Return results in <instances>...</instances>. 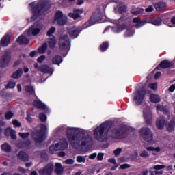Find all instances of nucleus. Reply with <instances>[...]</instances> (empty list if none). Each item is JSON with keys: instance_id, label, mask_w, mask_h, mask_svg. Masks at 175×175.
Segmentation results:
<instances>
[{"instance_id": "obj_1", "label": "nucleus", "mask_w": 175, "mask_h": 175, "mask_svg": "<svg viewBox=\"0 0 175 175\" xmlns=\"http://www.w3.org/2000/svg\"><path fill=\"white\" fill-rule=\"evenodd\" d=\"M59 131H66L67 137L70 145L75 150H82L83 147L90 146L92 143V137L88 135L85 130L77 127H59Z\"/></svg>"}, {"instance_id": "obj_2", "label": "nucleus", "mask_w": 175, "mask_h": 175, "mask_svg": "<svg viewBox=\"0 0 175 175\" xmlns=\"http://www.w3.org/2000/svg\"><path fill=\"white\" fill-rule=\"evenodd\" d=\"M29 9L33 13L31 21H35V20H40L44 14H47L49 7L44 4L43 0H40L30 3L29 5Z\"/></svg>"}, {"instance_id": "obj_3", "label": "nucleus", "mask_w": 175, "mask_h": 175, "mask_svg": "<svg viewBox=\"0 0 175 175\" xmlns=\"http://www.w3.org/2000/svg\"><path fill=\"white\" fill-rule=\"evenodd\" d=\"M107 132H109V123L101 124L94 131V138L101 143L107 142Z\"/></svg>"}, {"instance_id": "obj_4", "label": "nucleus", "mask_w": 175, "mask_h": 175, "mask_svg": "<svg viewBox=\"0 0 175 175\" xmlns=\"http://www.w3.org/2000/svg\"><path fill=\"white\" fill-rule=\"evenodd\" d=\"M46 131H47V127L44 124H40L36 129V132L31 135L38 147H40L42 142L46 140Z\"/></svg>"}, {"instance_id": "obj_5", "label": "nucleus", "mask_w": 175, "mask_h": 175, "mask_svg": "<svg viewBox=\"0 0 175 175\" xmlns=\"http://www.w3.org/2000/svg\"><path fill=\"white\" fill-rule=\"evenodd\" d=\"M141 137L149 144H155V141L154 140V135L150 129L147 127H143L141 129Z\"/></svg>"}, {"instance_id": "obj_6", "label": "nucleus", "mask_w": 175, "mask_h": 175, "mask_svg": "<svg viewBox=\"0 0 175 175\" xmlns=\"http://www.w3.org/2000/svg\"><path fill=\"white\" fill-rule=\"evenodd\" d=\"M43 29V25L41 23H35L28 30L25 31L24 35L25 36H36V35H39L40 31Z\"/></svg>"}, {"instance_id": "obj_7", "label": "nucleus", "mask_w": 175, "mask_h": 175, "mask_svg": "<svg viewBox=\"0 0 175 175\" xmlns=\"http://www.w3.org/2000/svg\"><path fill=\"white\" fill-rule=\"evenodd\" d=\"M10 62V53L8 51H0L1 68H5V66H8Z\"/></svg>"}, {"instance_id": "obj_8", "label": "nucleus", "mask_w": 175, "mask_h": 175, "mask_svg": "<svg viewBox=\"0 0 175 175\" xmlns=\"http://www.w3.org/2000/svg\"><path fill=\"white\" fill-rule=\"evenodd\" d=\"M59 45L61 50H69L70 44L69 42V37L66 34L62 36L59 40Z\"/></svg>"}, {"instance_id": "obj_9", "label": "nucleus", "mask_w": 175, "mask_h": 175, "mask_svg": "<svg viewBox=\"0 0 175 175\" xmlns=\"http://www.w3.org/2000/svg\"><path fill=\"white\" fill-rule=\"evenodd\" d=\"M55 20L58 25H65L68 23V16L64 15L62 12L57 11L55 15Z\"/></svg>"}, {"instance_id": "obj_10", "label": "nucleus", "mask_w": 175, "mask_h": 175, "mask_svg": "<svg viewBox=\"0 0 175 175\" xmlns=\"http://www.w3.org/2000/svg\"><path fill=\"white\" fill-rule=\"evenodd\" d=\"M99 23H102V13H100V10H97L89 19L88 23L90 25H94Z\"/></svg>"}, {"instance_id": "obj_11", "label": "nucleus", "mask_w": 175, "mask_h": 175, "mask_svg": "<svg viewBox=\"0 0 175 175\" xmlns=\"http://www.w3.org/2000/svg\"><path fill=\"white\" fill-rule=\"evenodd\" d=\"M144 96H146V90H138L135 93L134 100L136 105H141L144 100Z\"/></svg>"}, {"instance_id": "obj_12", "label": "nucleus", "mask_w": 175, "mask_h": 175, "mask_svg": "<svg viewBox=\"0 0 175 175\" xmlns=\"http://www.w3.org/2000/svg\"><path fill=\"white\" fill-rule=\"evenodd\" d=\"M144 118L148 125L152 122V114H151L150 107L147 105H145L144 108Z\"/></svg>"}, {"instance_id": "obj_13", "label": "nucleus", "mask_w": 175, "mask_h": 175, "mask_svg": "<svg viewBox=\"0 0 175 175\" xmlns=\"http://www.w3.org/2000/svg\"><path fill=\"white\" fill-rule=\"evenodd\" d=\"M53 170H54V165L49 163L45 165L43 169L39 170V173L42 175H51Z\"/></svg>"}, {"instance_id": "obj_14", "label": "nucleus", "mask_w": 175, "mask_h": 175, "mask_svg": "<svg viewBox=\"0 0 175 175\" xmlns=\"http://www.w3.org/2000/svg\"><path fill=\"white\" fill-rule=\"evenodd\" d=\"M128 133V130H120V131L117 129L113 131L112 136L115 137V139H121V137H126V133Z\"/></svg>"}, {"instance_id": "obj_15", "label": "nucleus", "mask_w": 175, "mask_h": 175, "mask_svg": "<svg viewBox=\"0 0 175 175\" xmlns=\"http://www.w3.org/2000/svg\"><path fill=\"white\" fill-rule=\"evenodd\" d=\"M68 32L71 38H77L80 33V29L76 26L68 28Z\"/></svg>"}, {"instance_id": "obj_16", "label": "nucleus", "mask_w": 175, "mask_h": 175, "mask_svg": "<svg viewBox=\"0 0 175 175\" xmlns=\"http://www.w3.org/2000/svg\"><path fill=\"white\" fill-rule=\"evenodd\" d=\"M67 145L66 144L61 147H59V144H57L51 145L49 147V152H51V154H54V152H57V151H59L60 150H65V147Z\"/></svg>"}, {"instance_id": "obj_17", "label": "nucleus", "mask_w": 175, "mask_h": 175, "mask_svg": "<svg viewBox=\"0 0 175 175\" xmlns=\"http://www.w3.org/2000/svg\"><path fill=\"white\" fill-rule=\"evenodd\" d=\"M83 14V10H75L74 12L69 13L68 16L69 17H71V18H73L74 20H77V18H80V16Z\"/></svg>"}, {"instance_id": "obj_18", "label": "nucleus", "mask_w": 175, "mask_h": 175, "mask_svg": "<svg viewBox=\"0 0 175 175\" xmlns=\"http://www.w3.org/2000/svg\"><path fill=\"white\" fill-rule=\"evenodd\" d=\"M38 70H40V72H42L43 73H51V75H53L54 72V68L46 65L41 66L38 68Z\"/></svg>"}, {"instance_id": "obj_19", "label": "nucleus", "mask_w": 175, "mask_h": 175, "mask_svg": "<svg viewBox=\"0 0 175 175\" xmlns=\"http://www.w3.org/2000/svg\"><path fill=\"white\" fill-rule=\"evenodd\" d=\"M33 106L38 107V109H40V110H47V106L44 105L42 101L40 100H35L33 102Z\"/></svg>"}, {"instance_id": "obj_20", "label": "nucleus", "mask_w": 175, "mask_h": 175, "mask_svg": "<svg viewBox=\"0 0 175 175\" xmlns=\"http://www.w3.org/2000/svg\"><path fill=\"white\" fill-rule=\"evenodd\" d=\"M166 122H165V119L163 117H159L157 120L156 125L158 129H163Z\"/></svg>"}, {"instance_id": "obj_21", "label": "nucleus", "mask_w": 175, "mask_h": 175, "mask_svg": "<svg viewBox=\"0 0 175 175\" xmlns=\"http://www.w3.org/2000/svg\"><path fill=\"white\" fill-rule=\"evenodd\" d=\"M10 40V35L5 34L1 40V44L3 47H6V46H8L9 42Z\"/></svg>"}, {"instance_id": "obj_22", "label": "nucleus", "mask_w": 175, "mask_h": 175, "mask_svg": "<svg viewBox=\"0 0 175 175\" xmlns=\"http://www.w3.org/2000/svg\"><path fill=\"white\" fill-rule=\"evenodd\" d=\"M149 99L152 103H159L161 102V96L155 94H150Z\"/></svg>"}, {"instance_id": "obj_23", "label": "nucleus", "mask_w": 175, "mask_h": 175, "mask_svg": "<svg viewBox=\"0 0 175 175\" xmlns=\"http://www.w3.org/2000/svg\"><path fill=\"white\" fill-rule=\"evenodd\" d=\"M17 157L18 159H21V161H23L24 162H27V161H29V157H28V154L23 151L19 152Z\"/></svg>"}, {"instance_id": "obj_24", "label": "nucleus", "mask_w": 175, "mask_h": 175, "mask_svg": "<svg viewBox=\"0 0 175 175\" xmlns=\"http://www.w3.org/2000/svg\"><path fill=\"white\" fill-rule=\"evenodd\" d=\"M150 24H152V25H156L159 26L162 24V19L159 17V18H152L148 21Z\"/></svg>"}, {"instance_id": "obj_25", "label": "nucleus", "mask_w": 175, "mask_h": 175, "mask_svg": "<svg viewBox=\"0 0 175 175\" xmlns=\"http://www.w3.org/2000/svg\"><path fill=\"white\" fill-rule=\"evenodd\" d=\"M55 168V172L56 174L61 175L62 173H64V168L62 167V165L59 163H56Z\"/></svg>"}, {"instance_id": "obj_26", "label": "nucleus", "mask_w": 175, "mask_h": 175, "mask_svg": "<svg viewBox=\"0 0 175 175\" xmlns=\"http://www.w3.org/2000/svg\"><path fill=\"white\" fill-rule=\"evenodd\" d=\"M17 42L20 44H28L29 40H28L25 36L22 35L18 38Z\"/></svg>"}, {"instance_id": "obj_27", "label": "nucleus", "mask_w": 175, "mask_h": 175, "mask_svg": "<svg viewBox=\"0 0 175 175\" xmlns=\"http://www.w3.org/2000/svg\"><path fill=\"white\" fill-rule=\"evenodd\" d=\"M126 10V7L125 6V4L120 3L117 5L116 8H115V11L116 13H124V12Z\"/></svg>"}, {"instance_id": "obj_28", "label": "nucleus", "mask_w": 175, "mask_h": 175, "mask_svg": "<svg viewBox=\"0 0 175 175\" xmlns=\"http://www.w3.org/2000/svg\"><path fill=\"white\" fill-rule=\"evenodd\" d=\"M48 44L50 49H54L55 47V44H57V40L55 39V37H49Z\"/></svg>"}, {"instance_id": "obj_29", "label": "nucleus", "mask_w": 175, "mask_h": 175, "mask_svg": "<svg viewBox=\"0 0 175 175\" xmlns=\"http://www.w3.org/2000/svg\"><path fill=\"white\" fill-rule=\"evenodd\" d=\"M1 150L4 152H10L12 151V146L8 143H4L1 145Z\"/></svg>"}, {"instance_id": "obj_30", "label": "nucleus", "mask_w": 175, "mask_h": 175, "mask_svg": "<svg viewBox=\"0 0 175 175\" xmlns=\"http://www.w3.org/2000/svg\"><path fill=\"white\" fill-rule=\"evenodd\" d=\"M133 23H137L135 25L136 28H140L141 27H143V25H144V24H146V22L142 21L140 20V18H135L133 19Z\"/></svg>"}, {"instance_id": "obj_31", "label": "nucleus", "mask_w": 175, "mask_h": 175, "mask_svg": "<svg viewBox=\"0 0 175 175\" xmlns=\"http://www.w3.org/2000/svg\"><path fill=\"white\" fill-rule=\"evenodd\" d=\"M52 62L55 65H59V64L62 62V57L61 56L56 55L52 59Z\"/></svg>"}, {"instance_id": "obj_32", "label": "nucleus", "mask_w": 175, "mask_h": 175, "mask_svg": "<svg viewBox=\"0 0 175 175\" xmlns=\"http://www.w3.org/2000/svg\"><path fill=\"white\" fill-rule=\"evenodd\" d=\"M23 75V69L19 68L15 72L13 73L12 77L14 79H20Z\"/></svg>"}, {"instance_id": "obj_33", "label": "nucleus", "mask_w": 175, "mask_h": 175, "mask_svg": "<svg viewBox=\"0 0 175 175\" xmlns=\"http://www.w3.org/2000/svg\"><path fill=\"white\" fill-rule=\"evenodd\" d=\"M166 8V3L165 2H160L155 4L156 10H162V9H165Z\"/></svg>"}, {"instance_id": "obj_34", "label": "nucleus", "mask_w": 175, "mask_h": 175, "mask_svg": "<svg viewBox=\"0 0 175 175\" xmlns=\"http://www.w3.org/2000/svg\"><path fill=\"white\" fill-rule=\"evenodd\" d=\"M31 144V141H27L26 142H21L19 144H17V147L19 148H25V147H28Z\"/></svg>"}, {"instance_id": "obj_35", "label": "nucleus", "mask_w": 175, "mask_h": 175, "mask_svg": "<svg viewBox=\"0 0 175 175\" xmlns=\"http://www.w3.org/2000/svg\"><path fill=\"white\" fill-rule=\"evenodd\" d=\"M174 128H175V121L174 120H172L167 127V131L169 132H173V131H174Z\"/></svg>"}, {"instance_id": "obj_36", "label": "nucleus", "mask_w": 175, "mask_h": 175, "mask_svg": "<svg viewBox=\"0 0 175 175\" xmlns=\"http://www.w3.org/2000/svg\"><path fill=\"white\" fill-rule=\"evenodd\" d=\"M147 151H152V152H160L161 151V148L160 147H153V146H148L146 147Z\"/></svg>"}, {"instance_id": "obj_37", "label": "nucleus", "mask_w": 175, "mask_h": 175, "mask_svg": "<svg viewBox=\"0 0 175 175\" xmlns=\"http://www.w3.org/2000/svg\"><path fill=\"white\" fill-rule=\"evenodd\" d=\"M133 35H135V30H133V29L131 28V29H127L126 33H125V36L126 38H130V36H133Z\"/></svg>"}, {"instance_id": "obj_38", "label": "nucleus", "mask_w": 175, "mask_h": 175, "mask_svg": "<svg viewBox=\"0 0 175 175\" xmlns=\"http://www.w3.org/2000/svg\"><path fill=\"white\" fill-rule=\"evenodd\" d=\"M46 50H47V44L44 43L41 47L38 48V53L44 54V53H46Z\"/></svg>"}, {"instance_id": "obj_39", "label": "nucleus", "mask_w": 175, "mask_h": 175, "mask_svg": "<svg viewBox=\"0 0 175 175\" xmlns=\"http://www.w3.org/2000/svg\"><path fill=\"white\" fill-rule=\"evenodd\" d=\"M144 12V10L143 8H138L135 10H131L132 14H134V16H137V14H140V13H143Z\"/></svg>"}, {"instance_id": "obj_40", "label": "nucleus", "mask_w": 175, "mask_h": 175, "mask_svg": "<svg viewBox=\"0 0 175 175\" xmlns=\"http://www.w3.org/2000/svg\"><path fill=\"white\" fill-rule=\"evenodd\" d=\"M157 111H162L163 113H165V114H167V113H169V111H167V109H166V108H165V107H163L161 105H157Z\"/></svg>"}, {"instance_id": "obj_41", "label": "nucleus", "mask_w": 175, "mask_h": 175, "mask_svg": "<svg viewBox=\"0 0 175 175\" xmlns=\"http://www.w3.org/2000/svg\"><path fill=\"white\" fill-rule=\"evenodd\" d=\"M25 91L28 94H35V90H33V88L32 86H25Z\"/></svg>"}, {"instance_id": "obj_42", "label": "nucleus", "mask_w": 175, "mask_h": 175, "mask_svg": "<svg viewBox=\"0 0 175 175\" xmlns=\"http://www.w3.org/2000/svg\"><path fill=\"white\" fill-rule=\"evenodd\" d=\"M124 30V26H116L115 27H112V31L113 32H116V33H118V32H121Z\"/></svg>"}, {"instance_id": "obj_43", "label": "nucleus", "mask_w": 175, "mask_h": 175, "mask_svg": "<svg viewBox=\"0 0 175 175\" xmlns=\"http://www.w3.org/2000/svg\"><path fill=\"white\" fill-rule=\"evenodd\" d=\"M101 51H106L109 49V43L104 42L100 46Z\"/></svg>"}, {"instance_id": "obj_44", "label": "nucleus", "mask_w": 175, "mask_h": 175, "mask_svg": "<svg viewBox=\"0 0 175 175\" xmlns=\"http://www.w3.org/2000/svg\"><path fill=\"white\" fill-rule=\"evenodd\" d=\"M57 144H59V147H62V146H65V144H66L67 146L65 147V149L68 146V142H66V139H60L59 143H57Z\"/></svg>"}, {"instance_id": "obj_45", "label": "nucleus", "mask_w": 175, "mask_h": 175, "mask_svg": "<svg viewBox=\"0 0 175 175\" xmlns=\"http://www.w3.org/2000/svg\"><path fill=\"white\" fill-rule=\"evenodd\" d=\"M85 156H77V162H79V163H85Z\"/></svg>"}, {"instance_id": "obj_46", "label": "nucleus", "mask_w": 175, "mask_h": 175, "mask_svg": "<svg viewBox=\"0 0 175 175\" xmlns=\"http://www.w3.org/2000/svg\"><path fill=\"white\" fill-rule=\"evenodd\" d=\"M54 32H55V27H52L48 30L46 35L49 36V38H51V36H53V33H54Z\"/></svg>"}, {"instance_id": "obj_47", "label": "nucleus", "mask_w": 175, "mask_h": 175, "mask_svg": "<svg viewBox=\"0 0 175 175\" xmlns=\"http://www.w3.org/2000/svg\"><path fill=\"white\" fill-rule=\"evenodd\" d=\"M163 171H150L149 172V175H163Z\"/></svg>"}, {"instance_id": "obj_48", "label": "nucleus", "mask_w": 175, "mask_h": 175, "mask_svg": "<svg viewBox=\"0 0 175 175\" xmlns=\"http://www.w3.org/2000/svg\"><path fill=\"white\" fill-rule=\"evenodd\" d=\"M165 167H166L165 165H156L152 167V169L154 170H162V169H165Z\"/></svg>"}, {"instance_id": "obj_49", "label": "nucleus", "mask_w": 175, "mask_h": 175, "mask_svg": "<svg viewBox=\"0 0 175 175\" xmlns=\"http://www.w3.org/2000/svg\"><path fill=\"white\" fill-rule=\"evenodd\" d=\"M121 152H122V148H118L113 151L115 157L120 156V154H121Z\"/></svg>"}, {"instance_id": "obj_50", "label": "nucleus", "mask_w": 175, "mask_h": 175, "mask_svg": "<svg viewBox=\"0 0 175 175\" xmlns=\"http://www.w3.org/2000/svg\"><path fill=\"white\" fill-rule=\"evenodd\" d=\"M18 135L22 139H27V137H29V133H19Z\"/></svg>"}, {"instance_id": "obj_51", "label": "nucleus", "mask_w": 175, "mask_h": 175, "mask_svg": "<svg viewBox=\"0 0 175 175\" xmlns=\"http://www.w3.org/2000/svg\"><path fill=\"white\" fill-rule=\"evenodd\" d=\"M39 118L42 122H44L47 120V116H46V114L44 113H40Z\"/></svg>"}, {"instance_id": "obj_52", "label": "nucleus", "mask_w": 175, "mask_h": 175, "mask_svg": "<svg viewBox=\"0 0 175 175\" xmlns=\"http://www.w3.org/2000/svg\"><path fill=\"white\" fill-rule=\"evenodd\" d=\"M140 157L142 158H148V157H150V153L146 150H143L140 154Z\"/></svg>"}, {"instance_id": "obj_53", "label": "nucleus", "mask_w": 175, "mask_h": 175, "mask_svg": "<svg viewBox=\"0 0 175 175\" xmlns=\"http://www.w3.org/2000/svg\"><path fill=\"white\" fill-rule=\"evenodd\" d=\"M11 136V138L13 140H16L17 139V133H16V131H11V133L10 135Z\"/></svg>"}, {"instance_id": "obj_54", "label": "nucleus", "mask_w": 175, "mask_h": 175, "mask_svg": "<svg viewBox=\"0 0 175 175\" xmlns=\"http://www.w3.org/2000/svg\"><path fill=\"white\" fill-rule=\"evenodd\" d=\"M14 87H16V82L12 81L8 82L6 86L7 88H14Z\"/></svg>"}, {"instance_id": "obj_55", "label": "nucleus", "mask_w": 175, "mask_h": 175, "mask_svg": "<svg viewBox=\"0 0 175 175\" xmlns=\"http://www.w3.org/2000/svg\"><path fill=\"white\" fill-rule=\"evenodd\" d=\"M149 88L154 90H157V88H158V83H154L149 84Z\"/></svg>"}, {"instance_id": "obj_56", "label": "nucleus", "mask_w": 175, "mask_h": 175, "mask_svg": "<svg viewBox=\"0 0 175 175\" xmlns=\"http://www.w3.org/2000/svg\"><path fill=\"white\" fill-rule=\"evenodd\" d=\"M13 116H14V114L12 112H8L5 114V117L6 118V120H10V118H12L13 117Z\"/></svg>"}, {"instance_id": "obj_57", "label": "nucleus", "mask_w": 175, "mask_h": 175, "mask_svg": "<svg viewBox=\"0 0 175 175\" xmlns=\"http://www.w3.org/2000/svg\"><path fill=\"white\" fill-rule=\"evenodd\" d=\"M12 131H14V130H13V129L12 128H8L5 131V136H10L12 133Z\"/></svg>"}, {"instance_id": "obj_58", "label": "nucleus", "mask_w": 175, "mask_h": 175, "mask_svg": "<svg viewBox=\"0 0 175 175\" xmlns=\"http://www.w3.org/2000/svg\"><path fill=\"white\" fill-rule=\"evenodd\" d=\"M12 124L13 125H14V126H16V128H19V126H21V123H20V122H18V120H13Z\"/></svg>"}, {"instance_id": "obj_59", "label": "nucleus", "mask_w": 175, "mask_h": 175, "mask_svg": "<svg viewBox=\"0 0 175 175\" xmlns=\"http://www.w3.org/2000/svg\"><path fill=\"white\" fill-rule=\"evenodd\" d=\"M131 167V165L128 163L122 164L120 166V169L124 170V169H129Z\"/></svg>"}, {"instance_id": "obj_60", "label": "nucleus", "mask_w": 175, "mask_h": 175, "mask_svg": "<svg viewBox=\"0 0 175 175\" xmlns=\"http://www.w3.org/2000/svg\"><path fill=\"white\" fill-rule=\"evenodd\" d=\"M18 172H21V173H28L29 172V170L28 169H24L23 167H19L18 168Z\"/></svg>"}, {"instance_id": "obj_61", "label": "nucleus", "mask_w": 175, "mask_h": 175, "mask_svg": "<svg viewBox=\"0 0 175 175\" xmlns=\"http://www.w3.org/2000/svg\"><path fill=\"white\" fill-rule=\"evenodd\" d=\"M65 163L67 165H73L75 163V160L72 159H68L65 161Z\"/></svg>"}, {"instance_id": "obj_62", "label": "nucleus", "mask_w": 175, "mask_h": 175, "mask_svg": "<svg viewBox=\"0 0 175 175\" xmlns=\"http://www.w3.org/2000/svg\"><path fill=\"white\" fill-rule=\"evenodd\" d=\"M44 59H46V56H44V55H41L40 57L38 58L37 61H38V62H39L40 64H42V62H44Z\"/></svg>"}, {"instance_id": "obj_63", "label": "nucleus", "mask_w": 175, "mask_h": 175, "mask_svg": "<svg viewBox=\"0 0 175 175\" xmlns=\"http://www.w3.org/2000/svg\"><path fill=\"white\" fill-rule=\"evenodd\" d=\"M103 153H98L97 155V159L98 161H103V157H104Z\"/></svg>"}, {"instance_id": "obj_64", "label": "nucleus", "mask_w": 175, "mask_h": 175, "mask_svg": "<svg viewBox=\"0 0 175 175\" xmlns=\"http://www.w3.org/2000/svg\"><path fill=\"white\" fill-rule=\"evenodd\" d=\"M153 11H154V8H152V6L151 5L148 6V8L145 9V12H146V13H150V12H153Z\"/></svg>"}]
</instances>
